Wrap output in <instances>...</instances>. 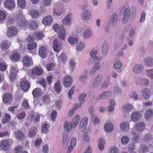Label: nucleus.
I'll return each instance as SVG.
<instances>
[{
    "label": "nucleus",
    "instance_id": "7",
    "mask_svg": "<svg viewBox=\"0 0 153 153\" xmlns=\"http://www.w3.org/2000/svg\"><path fill=\"white\" fill-rule=\"evenodd\" d=\"M88 119V118L85 117L81 121L79 127V129L81 131H84L85 129L87 124Z\"/></svg>",
    "mask_w": 153,
    "mask_h": 153
},
{
    "label": "nucleus",
    "instance_id": "10",
    "mask_svg": "<svg viewBox=\"0 0 153 153\" xmlns=\"http://www.w3.org/2000/svg\"><path fill=\"white\" fill-rule=\"evenodd\" d=\"M103 79V76L101 74H99L95 79L93 84L94 88L97 87L101 83Z\"/></svg>",
    "mask_w": 153,
    "mask_h": 153
},
{
    "label": "nucleus",
    "instance_id": "59",
    "mask_svg": "<svg viewBox=\"0 0 153 153\" xmlns=\"http://www.w3.org/2000/svg\"><path fill=\"white\" fill-rule=\"evenodd\" d=\"M113 91L117 94H120L122 93V89L119 86H115L114 87Z\"/></svg>",
    "mask_w": 153,
    "mask_h": 153
},
{
    "label": "nucleus",
    "instance_id": "38",
    "mask_svg": "<svg viewBox=\"0 0 153 153\" xmlns=\"http://www.w3.org/2000/svg\"><path fill=\"white\" fill-rule=\"evenodd\" d=\"M92 67V68L91 72L92 73H95L97 70L101 68V65L100 61H97Z\"/></svg>",
    "mask_w": 153,
    "mask_h": 153
},
{
    "label": "nucleus",
    "instance_id": "18",
    "mask_svg": "<svg viewBox=\"0 0 153 153\" xmlns=\"http://www.w3.org/2000/svg\"><path fill=\"white\" fill-rule=\"evenodd\" d=\"M142 95L144 99H148L151 95V92L147 88H144L142 91Z\"/></svg>",
    "mask_w": 153,
    "mask_h": 153
},
{
    "label": "nucleus",
    "instance_id": "15",
    "mask_svg": "<svg viewBox=\"0 0 153 153\" xmlns=\"http://www.w3.org/2000/svg\"><path fill=\"white\" fill-rule=\"evenodd\" d=\"M120 128L122 131L127 132L129 129V123L127 122H122L120 125Z\"/></svg>",
    "mask_w": 153,
    "mask_h": 153
},
{
    "label": "nucleus",
    "instance_id": "26",
    "mask_svg": "<svg viewBox=\"0 0 153 153\" xmlns=\"http://www.w3.org/2000/svg\"><path fill=\"white\" fill-rule=\"evenodd\" d=\"M153 116V109L151 108L147 109L145 113V117L146 119L149 120Z\"/></svg>",
    "mask_w": 153,
    "mask_h": 153
},
{
    "label": "nucleus",
    "instance_id": "43",
    "mask_svg": "<svg viewBox=\"0 0 153 153\" xmlns=\"http://www.w3.org/2000/svg\"><path fill=\"white\" fill-rule=\"evenodd\" d=\"M145 64L148 66H153V58L152 57H148L144 59Z\"/></svg>",
    "mask_w": 153,
    "mask_h": 153
},
{
    "label": "nucleus",
    "instance_id": "54",
    "mask_svg": "<svg viewBox=\"0 0 153 153\" xmlns=\"http://www.w3.org/2000/svg\"><path fill=\"white\" fill-rule=\"evenodd\" d=\"M36 47V44L34 42H31L27 45V48L31 50L35 48Z\"/></svg>",
    "mask_w": 153,
    "mask_h": 153
},
{
    "label": "nucleus",
    "instance_id": "47",
    "mask_svg": "<svg viewBox=\"0 0 153 153\" xmlns=\"http://www.w3.org/2000/svg\"><path fill=\"white\" fill-rule=\"evenodd\" d=\"M88 77L86 74L81 75L79 77V80L82 83H85L88 80Z\"/></svg>",
    "mask_w": 153,
    "mask_h": 153
},
{
    "label": "nucleus",
    "instance_id": "62",
    "mask_svg": "<svg viewBox=\"0 0 153 153\" xmlns=\"http://www.w3.org/2000/svg\"><path fill=\"white\" fill-rule=\"evenodd\" d=\"M122 66V64L120 61H117L114 65L113 67L116 69H120Z\"/></svg>",
    "mask_w": 153,
    "mask_h": 153
},
{
    "label": "nucleus",
    "instance_id": "55",
    "mask_svg": "<svg viewBox=\"0 0 153 153\" xmlns=\"http://www.w3.org/2000/svg\"><path fill=\"white\" fill-rule=\"evenodd\" d=\"M18 4L19 7L22 9H23L26 5L25 0H18Z\"/></svg>",
    "mask_w": 153,
    "mask_h": 153
},
{
    "label": "nucleus",
    "instance_id": "3",
    "mask_svg": "<svg viewBox=\"0 0 153 153\" xmlns=\"http://www.w3.org/2000/svg\"><path fill=\"white\" fill-rule=\"evenodd\" d=\"M9 144L8 141L7 140H1L0 143V148L4 151H6L9 150Z\"/></svg>",
    "mask_w": 153,
    "mask_h": 153
},
{
    "label": "nucleus",
    "instance_id": "4",
    "mask_svg": "<svg viewBox=\"0 0 153 153\" xmlns=\"http://www.w3.org/2000/svg\"><path fill=\"white\" fill-rule=\"evenodd\" d=\"M62 43L57 39H54L53 41V48L54 51L56 52H58L61 49Z\"/></svg>",
    "mask_w": 153,
    "mask_h": 153
},
{
    "label": "nucleus",
    "instance_id": "8",
    "mask_svg": "<svg viewBox=\"0 0 153 153\" xmlns=\"http://www.w3.org/2000/svg\"><path fill=\"white\" fill-rule=\"evenodd\" d=\"M143 71V66L140 64H137L133 67V71L135 74H139L141 73Z\"/></svg>",
    "mask_w": 153,
    "mask_h": 153
},
{
    "label": "nucleus",
    "instance_id": "64",
    "mask_svg": "<svg viewBox=\"0 0 153 153\" xmlns=\"http://www.w3.org/2000/svg\"><path fill=\"white\" fill-rule=\"evenodd\" d=\"M146 72L147 76L151 79H153V69L147 70Z\"/></svg>",
    "mask_w": 153,
    "mask_h": 153
},
{
    "label": "nucleus",
    "instance_id": "42",
    "mask_svg": "<svg viewBox=\"0 0 153 153\" xmlns=\"http://www.w3.org/2000/svg\"><path fill=\"white\" fill-rule=\"evenodd\" d=\"M117 14L116 13H114L111 16L109 19V22L113 24H115L117 22Z\"/></svg>",
    "mask_w": 153,
    "mask_h": 153
},
{
    "label": "nucleus",
    "instance_id": "48",
    "mask_svg": "<svg viewBox=\"0 0 153 153\" xmlns=\"http://www.w3.org/2000/svg\"><path fill=\"white\" fill-rule=\"evenodd\" d=\"M118 44L117 46L118 48L123 51L125 50L127 46L126 45L124 42L122 41H119Z\"/></svg>",
    "mask_w": 153,
    "mask_h": 153
},
{
    "label": "nucleus",
    "instance_id": "37",
    "mask_svg": "<svg viewBox=\"0 0 153 153\" xmlns=\"http://www.w3.org/2000/svg\"><path fill=\"white\" fill-rule=\"evenodd\" d=\"M46 49L44 46L41 47L39 50V54L42 58H45L47 56Z\"/></svg>",
    "mask_w": 153,
    "mask_h": 153
},
{
    "label": "nucleus",
    "instance_id": "36",
    "mask_svg": "<svg viewBox=\"0 0 153 153\" xmlns=\"http://www.w3.org/2000/svg\"><path fill=\"white\" fill-rule=\"evenodd\" d=\"M109 47L108 44L106 42H104L102 48V52L103 56H106L108 53Z\"/></svg>",
    "mask_w": 153,
    "mask_h": 153
},
{
    "label": "nucleus",
    "instance_id": "13",
    "mask_svg": "<svg viewBox=\"0 0 153 153\" xmlns=\"http://www.w3.org/2000/svg\"><path fill=\"white\" fill-rule=\"evenodd\" d=\"M64 86L66 88H69L72 85V79L70 76H67L64 78L63 81Z\"/></svg>",
    "mask_w": 153,
    "mask_h": 153
},
{
    "label": "nucleus",
    "instance_id": "57",
    "mask_svg": "<svg viewBox=\"0 0 153 153\" xmlns=\"http://www.w3.org/2000/svg\"><path fill=\"white\" fill-rule=\"evenodd\" d=\"M118 149L115 146H112L110 148L108 153H118Z\"/></svg>",
    "mask_w": 153,
    "mask_h": 153
},
{
    "label": "nucleus",
    "instance_id": "41",
    "mask_svg": "<svg viewBox=\"0 0 153 153\" xmlns=\"http://www.w3.org/2000/svg\"><path fill=\"white\" fill-rule=\"evenodd\" d=\"M30 15L33 19L37 18L39 16V12L36 10H32L30 12Z\"/></svg>",
    "mask_w": 153,
    "mask_h": 153
},
{
    "label": "nucleus",
    "instance_id": "46",
    "mask_svg": "<svg viewBox=\"0 0 153 153\" xmlns=\"http://www.w3.org/2000/svg\"><path fill=\"white\" fill-rule=\"evenodd\" d=\"M110 77H107L105 81L101 84V87L103 88H105L108 87L110 83Z\"/></svg>",
    "mask_w": 153,
    "mask_h": 153
},
{
    "label": "nucleus",
    "instance_id": "31",
    "mask_svg": "<svg viewBox=\"0 0 153 153\" xmlns=\"http://www.w3.org/2000/svg\"><path fill=\"white\" fill-rule=\"evenodd\" d=\"M37 131V128L36 127H33L31 128L28 131V136L30 137H34L36 134Z\"/></svg>",
    "mask_w": 153,
    "mask_h": 153
},
{
    "label": "nucleus",
    "instance_id": "45",
    "mask_svg": "<svg viewBox=\"0 0 153 153\" xmlns=\"http://www.w3.org/2000/svg\"><path fill=\"white\" fill-rule=\"evenodd\" d=\"M85 46V43L83 41L79 42L76 46V49L77 51H80L82 50Z\"/></svg>",
    "mask_w": 153,
    "mask_h": 153
},
{
    "label": "nucleus",
    "instance_id": "44",
    "mask_svg": "<svg viewBox=\"0 0 153 153\" xmlns=\"http://www.w3.org/2000/svg\"><path fill=\"white\" fill-rule=\"evenodd\" d=\"M12 99V96L9 93L6 94H5L3 98V100L5 103H7L10 101Z\"/></svg>",
    "mask_w": 153,
    "mask_h": 153
},
{
    "label": "nucleus",
    "instance_id": "56",
    "mask_svg": "<svg viewBox=\"0 0 153 153\" xmlns=\"http://www.w3.org/2000/svg\"><path fill=\"white\" fill-rule=\"evenodd\" d=\"M67 56L64 53H62L59 57H58L59 61L61 62H65L66 60Z\"/></svg>",
    "mask_w": 153,
    "mask_h": 153
},
{
    "label": "nucleus",
    "instance_id": "49",
    "mask_svg": "<svg viewBox=\"0 0 153 153\" xmlns=\"http://www.w3.org/2000/svg\"><path fill=\"white\" fill-rule=\"evenodd\" d=\"M29 26L30 30H33L37 28V24L36 21H31L30 22Z\"/></svg>",
    "mask_w": 153,
    "mask_h": 153
},
{
    "label": "nucleus",
    "instance_id": "35",
    "mask_svg": "<svg viewBox=\"0 0 153 153\" xmlns=\"http://www.w3.org/2000/svg\"><path fill=\"white\" fill-rule=\"evenodd\" d=\"M52 19L51 16H48L45 17L42 20L43 23L45 25H49L52 22Z\"/></svg>",
    "mask_w": 153,
    "mask_h": 153
},
{
    "label": "nucleus",
    "instance_id": "51",
    "mask_svg": "<svg viewBox=\"0 0 153 153\" xmlns=\"http://www.w3.org/2000/svg\"><path fill=\"white\" fill-rule=\"evenodd\" d=\"M129 138L127 136H123L121 138V143L124 145L127 144L129 142Z\"/></svg>",
    "mask_w": 153,
    "mask_h": 153
},
{
    "label": "nucleus",
    "instance_id": "32",
    "mask_svg": "<svg viewBox=\"0 0 153 153\" xmlns=\"http://www.w3.org/2000/svg\"><path fill=\"white\" fill-rule=\"evenodd\" d=\"M76 139L75 137L71 138L70 143L68 147V150H73L74 148L76 146Z\"/></svg>",
    "mask_w": 153,
    "mask_h": 153
},
{
    "label": "nucleus",
    "instance_id": "40",
    "mask_svg": "<svg viewBox=\"0 0 153 153\" xmlns=\"http://www.w3.org/2000/svg\"><path fill=\"white\" fill-rule=\"evenodd\" d=\"M92 32L91 30L87 29L84 31L83 37L85 39H88L92 36Z\"/></svg>",
    "mask_w": 153,
    "mask_h": 153
},
{
    "label": "nucleus",
    "instance_id": "2",
    "mask_svg": "<svg viewBox=\"0 0 153 153\" xmlns=\"http://www.w3.org/2000/svg\"><path fill=\"white\" fill-rule=\"evenodd\" d=\"M17 30L15 27H11L9 28L7 30V35L9 37H11L16 35Z\"/></svg>",
    "mask_w": 153,
    "mask_h": 153
},
{
    "label": "nucleus",
    "instance_id": "9",
    "mask_svg": "<svg viewBox=\"0 0 153 153\" xmlns=\"http://www.w3.org/2000/svg\"><path fill=\"white\" fill-rule=\"evenodd\" d=\"M112 95V92L111 91H104L98 97L99 99H108Z\"/></svg>",
    "mask_w": 153,
    "mask_h": 153
},
{
    "label": "nucleus",
    "instance_id": "28",
    "mask_svg": "<svg viewBox=\"0 0 153 153\" xmlns=\"http://www.w3.org/2000/svg\"><path fill=\"white\" fill-rule=\"evenodd\" d=\"M42 91L39 88H37L33 90L32 94L34 97H38L41 96L42 94Z\"/></svg>",
    "mask_w": 153,
    "mask_h": 153
},
{
    "label": "nucleus",
    "instance_id": "5",
    "mask_svg": "<svg viewBox=\"0 0 153 153\" xmlns=\"http://www.w3.org/2000/svg\"><path fill=\"white\" fill-rule=\"evenodd\" d=\"M141 116V114L139 112H134L131 115V119L132 121L134 122H137L140 120Z\"/></svg>",
    "mask_w": 153,
    "mask_h": 153
},
{
    "label": "nucleus",
    "instance_id": "58",
    "mask_svg": "<svg viewBox=\"0 0 153 153\" xmlns=\"http://www.w3.org/2000/svg\"><path fill=\"white\" fill-rule=\"evenodd\" d=\"M152 135L151 134L148 133L146 134L143 138V141L147 142L151 139H152Z\"/></svg>",
    "mask_w": 153,
    "mask_h": 153
},
{
    "label": "nucleus",
    "instance_id": "52",
    "mask_svg": "<svg viewBox=\"0 0 153 153\" xmlns=\"http://www.w3.org/2000/svg\"><path fill=\"white\" fill-rule=\"evenodd\" d=\"M19 56L17 53H14L12 55L11 59L13 61L17 62L19 60Z\"/></svg>",
    "mask_w": 153,
    "mask_h": 153
},
{
    "label": "nucleus",
    "instance_id": "27",
    "mask_svg": "<svg viewBox=\"0 0 153 153\" xmlns=\"http://www.w3.org/2000/svg\"><path fill=\"white\" fill-rule=\"evenodd\" d=\"M105 131L107 132H110L112 131L114 128V126L112 124L109 123L106 124L104 126Z\"/></svg>",
    "mask_w": 153,
    "mask_h": 153
},
{
    "label": "nucleus",
    "instance_id": "30",
    "mask_svg": "<svg viewBox=\"0 0 153 153\" xmlns=\"http://www.w3.org/2000/svg\"><path fill=\"white\" fill-rule=\"evenodd\" d=\"M54 89L55 91L57 93H59L61 91L62 88L59 80H57L54 84Z\"/></svg>",
    "mask_w": 153,
    "mask_h": 153
},
{
    "label": "nucleus",
    "instance_id": "50",
    "mask_svg": "<svg viewBox=\"0 0 153 153\" xmlns=\"http://www.w3.org/2000/svg\"><path fill=\"white\" fill-rule=\"evenodd\" d=\"M131 134L133 136V140L135 143H137L138 141L140 138V134L133 132H131Z\"/></svg>",
    "mask_w": 153,
    "mask_h": 153
},
{
    "label": "nucleus",
    "instance_id": "19",
    "mask_svg": "<svg viewBox=\"0 0 153 153\" xmlns=\"http://www.w3.org/2000/svg\"><path fill=\"white\" fill-rule=\"evenodd\" d=\"M16 139L20 140H23L25 139V134L21 131H18L14 132Z\"/></svg>",
    "mask_w": 153,
    "mask_h": 153
},
{
    "label": "nucleus",
    "instance_id": "23",
    "mask_svg": "<svg viewBox=\"0 0 153 153\" xmlns=\"http://www.w3.org/2000/svg\"><path fill=\"white\" fill-rule=\"evenodd\" d=\"M72 128H73V126H72V124L71 123L67 121L64 123V128L65 131L70 132Z\"/></svg>",
    "mask_w": 153,
    "mask_h": 153
},
{
    "label": "nucleus",
    "instance_id": "14",
    "mask_svg": "<svg viewBox=\"0 0 153 153\" xmlns=\"http://www.w3.org/2000/svg\"><path fill=\"white\" fill-rule=\"evenodd\" d=\"M4 5L6 8L9 9H13L15 7V3L13 0H7Z\"/></svg>",
    "mask_w": 153,
    "mask_h": 153
},
{
    "label": "nucleus",
    "instance_id": "25",
    "mask_svg": "<svg viewBox=\"0 0 153 153\" xmlns=\"http://www.w3.org/2000/svg\"><path fill=\"white\" fill-rule=\"evenodd\" d=\"M20 85L22 89L26 91L28 90L30 86L28 83L24 81H21Z\"/></svg>",
    "mask_w": 153,
    "mask_h": 153
},
{
    "label": "nucleus",
    "instance_id": "33",
    "mask_svg": "<svg viewBox=\"0 0 153 153\" xmlns=\"http://www.w3.org/2000/svg\"><path fill=\"white\" fill-rule=\"evenodd\" d=\"M32 73L34 74L39 76L43 74V71L41 68L36 67L33 69Z\"/></svg>",
    "mask_w": 153,
    "mask_h": 153
},
{
    "label": "nucleus",
    "instance_id": "29",
    "mask_svg": "<svg viewBox=\"0 0 153 153\" xmlns=\"http://www.w3.org/2000/svg\"><path fill=\"white\" fill-rule=\"evenodd\" d=\"M69 138L67 134H63V135L62 144L65 147L67 146L69 143Z\"/></svg>",
    "mask_w": 153,
    "mask_h": 153
},
{
    "label": "nucleus",
    "instance_id": "34",
    "mask_svg": "<svg viewBox=\"0 0 153 153\" xmlns=\"http://www.w3.org/2000/svg\"><path fill=\"white\" fill-rule=\"evenodd\" d=\"M80 119V115L77 114L75 117L72 121V124L73 128L76 127L78 124Z\"/></svg>",
    "mask_w": 153,
    "mask_h": 153
},
{
    "label": "nucleus",
    "instance_id": "24",
    "mask_svg": "<svg viewBox=\"0 0 153 153\" xmlns=\"http://www.w3.org/2000/svg\"><path fill=\"white\" fill-rule=\"evenodd\" d=\"M39 118L40 117L38 114H31L28 117V119L30 121L36 123L39 121Z\"/></svg>",
    "mask_w": 153,
    "mask_h": 153
},
{
    "label": "nucleus",
    "instance_id": "1",
    "mask_svg": "<svg viewBox=\"0 0 153 153\" xmlns=\"http://www.w3.org/2000/svg\"><path fill=\"white\" fill-rule=\"evenodd\" d=\"M146 126L143 122H140L136 123L134 126L135 130L138 132H142L144 131Z\"/></svg>",
    "mask_w": 153,
    "mask_h": 153
},
{
    "label": "nucleus",
    "instance_id": "22",
    "mask_svg": "<svg viewBox=\"0 0 153 153\" xmlns=\"http://www.w3.org/2000/svg\"><path fill=\"white\" fill-rule=\"evenodd\" d=\"M71 14H69L63 19V23L64 25L66 26L70 25H71Z\"/></svg>",
    "mask_w": 153,
    "mask_h": 153
},
{
    "label": "nucleus",
    "instance_id": "61",
    "mask_svg": "<svg viewBox=\"0 0 153 153\" xmlns=\"http://www.w3.org/2000/svg\"><path fill=\"white\" fill-rule=\"evenodd\" d=\"M42 100L45 103L49 102L50 100L49 95L48 94L44 95L42 97Z\"/></svg>",
    "mask_w": 153,
    "mask_h": 153
},
{
    "label": "nucleus",
    "instance_id": "53",
    "mask_svg": "<svg viewBox=\"0 0 153 153\" xmlns=\"http://www.w3.org/2000/svg\"><path fill=\"white\" fill-rule=\"evenodd\" d=\"M86 96V94L85 93L81 94L78 96V99L79 101L81 103H83L85 102V100L84 98Z\"/></svg>",
    "mask_w": 153,
    "mask_h": 153
},
{
    "label": "nucleus",
    "instance_id": "17",
    "mask_svg": "<svg viewBox=\"0 0 153 153\" xmlns=\"http://www.w3.org/2000/svg\"><path fill=\"white\" fill-rule=\"evenodd\" d=\"M134 108L133 105L130 104H127L123 106V109L124 113H127L131 112Z\"/></svg>",
    "mask_w": 153,
    "mask_h": 153
},
{
    "label": "nucleus",
    "instance_id": "12",
    "mask_svg": "<svg viewBox=\"0 0 153 153\" xmlns=\"http://www.w3.org/2000/svg\"><path fill=\"white\" fill-rule=\"evenodd\" d=\"M60 29V30L58 32L57 36L60 39L62 40H65L66 30L63 26H61Z\"/></svg>",
    "mask_w": 153,
    "mask_h": 153
},
{
    "label": "nucleus",
    "instance_id": "11",
    "mask_svg": "<svg viewBox=\"0 0 153 153\" xmlns=\"http://www.w3.org/2000/svg\"><path fill=\"white\" fill-rule=\"evenodd\" d=\"M130 14V11L129 9L127 8L124 11V16L122 20L123 24H126L129 19Z\"/></svg>",
    "mask_w": 153,
    "mask_h": 153
},
{
    "label": "nucleus",
    "instance_id": "16",
    "mask_svg": "<svg viewBox=\"0 0 153 153\" xmlns=\"http://www.w3.org/2000/svg\"><path fill=\"white\" fill-rule=\"evenodd\" d=\"M22 61L23 64L25 66L29 67L33 64L32 59L27 56L24 57Z\"/></svg>",
    "mask_w": 153,
    "mask_h": 153
},
{
    "label": "nucleus",
    "instance_id": "6",
    "mask_svg": "<svg viewBox=\"0 0 153 153\" xmlns=\"http://www.w3.org/2000/svg\"><path fill=\"white\" fill-rule=\"evenodd\" d=\"M83 9L81 13V18L84 21L88 20L91 16V12L86 9Z\"/></svg>",
    "mask_w": 153,
    "mask_h": 153
},
{
    "label": "nucleus",
    "instance_id": "21",
    "mask_svg": "<svg viewBox=\"0 0 153 153\" xmlns=\"http://www.w3.org/2000/svg\"><path fill=\"white\" fill-rule=\"evenodd\" d=\"M97 53V51L96 50L92 51L90 53V54L91 57L96 61H100L103 59L102 57H97L96 55Z\"/></svg>",
    "mask_w": 153,
    "mask_h": 153
},
{
    "label": "nucleus",
    "instance_id": "60",
    "mask_svg": "<svg viewBox=\"0 0 153 153\" xmlns=\"http://www.w3.org/2000/svg\"><path fill=\"white\" fill-rule=\"evenodd\" d=\"M68 41L71 44L74 45L77 43L78 40L76 38L71 37L68 39Z\"/></svg>",
    "mask_w": 153,
    "mask_h": 153
},
{
    "label": "nucleus",
    "instance_id": "20",
    "mask_svg": "<svg viewBox=\"0 0 153 153\" xmlns=\"http://www.w3.org/2000/svg\"><path fill=\"white\" fill-rule=\"evenodd\" d=\"M11 42L8 40H6L2 42L1 44V48L3 51L8 49L10 46Z\"/></svg>",
    "mask_w": 153,
    "mask_h": 153
},
{
    "label": "nucleus",
    "instance_id": "63",
    "mask_svg": "<svg viewBox=\"0 0 153 153\" xmlns=\"http://www.w3.org/2000/svg\"><path fill=\"white\" fill-rule=\"evenodd\" d=\"M140 84L143 85H146L148 84L149 81L148 79L145 78L140 77L139 78Z\"/></svg>",
    "mask_w": 153,
    "mask_h": 153
},
{
    "label": "nucleus",
    "instance_id": "39",
    "mask_svg": "<svg viewBox=\"0 0 153 153\" xmlns=\"http://www.w3.org/2000/svg\"><path fill=\"white\" fill-rule=\"evenodd\" d=\"M98 142L99 149L101 151L103 150L105 143V140L102 138L99 139L98 140Z\"/></svg>",
    "mask_w": 153,
    "mask_h": 153
}]
</instances>
